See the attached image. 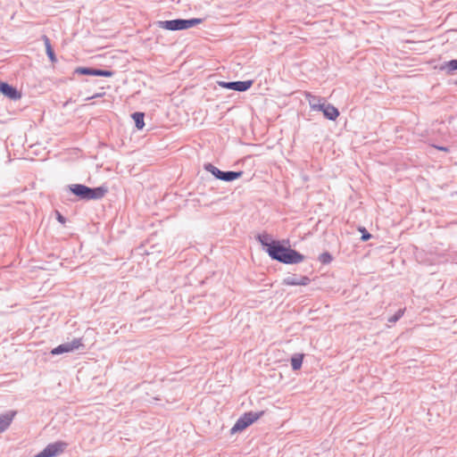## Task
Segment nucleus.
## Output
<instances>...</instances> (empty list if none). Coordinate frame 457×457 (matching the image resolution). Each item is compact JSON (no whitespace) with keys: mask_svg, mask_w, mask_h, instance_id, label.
Segmentation results:
<instances>
[{"mask_svg":"<svg viewBox=\"0 0 457 457\" xmlns=\"http://www.w3.org/2000/svg\"><path fill=\"white\" fill-rule=\"evenodd\" d=\"M219 85L226 89H230L237 92H245L247 91L253 85V80H245V81H220Z\"/></svg>","mask_w":457,"mask_h":457,"instance_id":"nucleus-9","label":"nucleus"},{"mask_svg":"<svg viewBox=\"0 0 457 457\" xmlns=\"http://www.w3.org/2000/svg\"><path fill=\"white\" fill-rule=\"evenodd\" d=\"M98 96H100V95L96 94V95H95L93 96L87 97V100L94 99V98L98 97Z\"/></svg>","mask_w":457,"mask_h":457,"instance_id":"nucleus-26","label":"nucleus"},{"mask_svg":"<svg viewBox=\"0 0 457 457\" xmlns=\"http://www.w3.org/2000/svg\"><path fill=\"white\" fill-rule=\"evenodd\" d=\"M75 74L86 75V76H97V77H112L114 71L111 70H103L92 67H78L74 71Z\"/></svg>","mask_w":457,"mask_h":457,"instance_id":"nucleus-8","label":"nucleus"},{"mask_svg":"<svg viewBox=\"0 0 457 457\" xmlns=\"http://www.w3.org/2000/svg\"><path fill=\"white\" fill-rule=\"evenodd\" d=\"M437 149H439L440 151H444V152H447L448 151V148L445 147V146H436Z\"/></svg>","mask_w":457,"mask_h":457,"instance_id":"nucleus-25","label":"nucleus"},{"mask_svg":"<svg viewBox=\"0 0 457 457\" xmlns=\"http://www.w3.org/2000/svg\"><path fill=\"white\" fill-rule=\"evenodd\" d=\"M68 447V444L63 441H56L47 445L40 453L34 457H57L62 454Z\"/></svg>","mask_w":457,"mask_h":457,"instance_id":"nucleus-6","label":"nucleus"},{"mask_svg":"<svg viewBox=\"0 0 457 457\" xmlns=\"http://www.w3.org/2000/svg\"><path fill=\"white\" fill-rule=\"evenodd\" d=\"M299 277L297 275H292L285 278L282 284L286 286H298Z\"/></svg>","mask_w":457,"mask_h":457,"instance_id":"nucleus-19","label":"nucleus"},{"mask_svg":"<svg viewBox=\"0 0 457 457\" xmlns=\"http://www.w3.org/2000/svg\"><path fill=\"white\" fill-rule=\"evenodd\" d=\"M56 214V220L64 224L66 222V218L62 216L58 211L55 212Z\"/></svg>","mask_w":457,"mask_h":457,"instance_id":"nucleus-24","label":"nucleus"},{"mask_svg":"<svg viewBox=\"0 0 457 457\" xmlns=\"http://www.w3.org/2000/svg\"><path fill=\"white\" fill-rule=\"evenodd\" d=\"M305 99L308 101L310 108L312 111H316L318 109L317 106H319V104H322V102L325 101V98L314 96L310 92L305 93Z\"/></svg>","mask_w":457,"mask_h":457,"instance_id":"nucleus-14","label":"nucleus"},{"mask_svg":"<svg viewBox=\"0 0 457 457\" xmlns=\"http://www.w3.org/2000/svg\"><path fill=\"white\" fill-rule=\"evenodd\" d=\"M42 40L46 47V55L52 62H55L57 61V58L52 47L50 38L46 35H43Z\"/></svg>","mask_w":457,"mask_h":457,"instance_id":"nucleus-15","label":"nucleus"},{"mask_svg":"<svg viewBox=\"0 0 457 457\" xmlns=\"http://www.w3.org/2000/svg\"><path fill=\"white\" fill-rule=\"evenodd\" d=\"M15 415V411H9L4 414H0V433L5 431L9 428Z\"/></svg>","mask_w":457,"mask_h":457,"instance_id":"nucleus-13","label":"nucleus"},{"mask_svg":"<svg viewBox=\"0 0 457 457\" xmlns=\"http://www.w3.org/2000/svg\"><path fill=\"white\" fill-rule=\"evenodd\" d=\"M67 190L73 194L79 200L83 201L100 200L108 192V188L104 186L89 187L83 184L68 185Z\"/></svg>","mask_w":457,"mask_h":457,"instance_id":"nucleus-2","label":"nucleus"},{"mask_svg":"<svg viewBox=\"0 0 457 457\" xmlns=\"http://www.w3.org/2000/svg\"><path fill=\"white\" fill-rule=\"evenodd\" d=\"M259 243L263 246L264 250L269 248V245H271V243L274 239L271 238L270 235L267 233L258 234L256 237Z\"/></svg>","mask_w":457,"mask_h":457,"instance_id":"nucleus-16","label":"nucleus"},{"mask_svg":"<svg viewBox=\"0 0 457 457\" xmlns=\"http://www.w3.org/2000/svg\"><path fill=\"white\" fill-rule=\"evenodd\" d=\"M266 253L275 261L284 264H296L303 262L305 256L290 246H285L278 240H273L266 248Z\"/></svg>","mask_w":457,"mask_h":457,"instance_id":"nucleus-1","label":"nucleus"},{"mask_svg":"<svg viewBox=\"0 0 457 457\" xmlns=\"http://www.w3.org/2000/svg\"><path fill=\"white\" fill-rule=\"evenodd\" d=\"M80 348H85L82 338H73L71 342H66L53 348L50 352L52 355H59L65 353H71Z\"/></svg>","mask_w":457,"mask_h":457,"instance_id":"nucleus-7","label":"nucleus"},{"mask_svg":"<svg viewBox=\"0 0 457 457\" xmlns=\"http://www.w3.org/2000/svg\"><path fill=\"white\" fill-rule=\"evenodd\" d=\"M437 69L447 76L455 75L457 74V59L444 62L437 67Z\"/></svg>","mask_w":457,"mask_h":457,"instance_id":"nucleus-12","label":"nucleus"},{"mask_svg":"<svg viewBox=\"0 0 457 457\" xmlns=\"http://www.w3.org/2000/svg\"><path fill=\"white\" fill-rule=\"evenodd\" d=\"M204 169L210 172L215 179L225 181L231 182L242 177L243 171H234V170H227L223 171L218 169L213 164L208 162L204 165Z\"/></svg>","mask_w":457,"mask_h":457,"instance_id":"nucleus-4","label":"nucleus"},{"mask_svg":"<svg viewBox=\"0 0 457 457\" xmlns=\"http://www.w3.org/2000/svg\"><path fill=\"white\" fill-rule=\"evenodd\" d=\"M318 259L322 264H328L332 262L333 257L328 252H324L320 254Z\"/></svg>","mask_w":457,"mask_h":457,"instance_id":"nucleus-20","label":"nucleus"},{"mask_svg":"<svg viewBox=\"0 0 457 457\" xmlns=\"http://www.w3.org/2000/svg\"><path fill=\"white\" fill-rule=\"evenodd\" d=\"M0 93L8 97L11 100H19L21 98V92H20L15 87L10 85L7 82L0 80Z\"/></svg>","mask_w":457,"mask_h":457,"instance_id":"nucleus-11","label":"nucleus"},{"mask_svg":"<svg viewBox=\"0 0 457 457\" xmlns=\"http://www.w3.org/2000/svg\"><path fill=\"white\" fill-rule=\"evenodd\" d=\"M264 414V411H248L244 413L239 419L236 421L235 425L230 429V434H236L237 432H241L250 425H252L254 421L260 419Z\"/></svg>","mask_w":457,"mask_h":457,"instance_id":"nucleus-5","label":"nucleus"},{"mask_svg":"<svg viewBox=\"0 0 457 457\" xmlns=\"http://www.w3.org/2000/svg\"><path fill=\"white\" fill-rule=\"evenodd\" d=\"M405 309H399L393 316L388 318V322L395 323L398 321L403 315Z\"/></svg>","mask_w":457,"mask_h":457,"instance_id":"nucleus-21","label":"nucleus"},{"mask_svg":"<svg viewBox=\"0 0 457 457\" xmlns=\"http://www.w3.org/2000/svg\"><path fill=\"white\" fill-rule=\"evenodd\" d=\"M203 21L204 20L200 18L175 19L170 21H158L157 26L167 30L177 31L195 27L201 24Z\"/></svg>","mask_w":457,"mask_h":457,"instance_id":"nucleus-3","label":"nucleus"},{"mask_svg":"<svg viewBox=\"0 0 457 457\" xmlns=\"http://www.w3.org/2000/svg\"><path fill=\"white\" fill-rule=\"evenodd\" d=\"M304 355L303 353H295L291 357V366L293 370L301 369Z\"/></svg>","mask_w":457,"mask_h":457,"instance_id":"nucleus-17","label":"nucleus"},{"mask_svg":"<svg viewBox=\"0 0 457 457\" xmlns=\"http://www.w3.org/2000/svg\"><path fill=\"white\" fill-rule=\"evenodd\" d=\"M311 282V279L309 277L307 276H300L299 277V281H298V286H307L309 285Z\"/></svg>","mask_w":457,"mask_h":457,"instance_id":"nucleus-23","label":"nucleus"},{"mask_svg":"<svg viewBox=\"0 0 457 457\" xmlns=\"http://www.w3.org/2000/svg\"><path fill=\"white\" fill-rule=\"evenodd\" d=\"M132 118L135 121V126L137 129H142L145 126L144 118L145 113L140 112H136L132 114Z\"/></svg>","mask_w":457,"mask_h":457,"instance_id":"nucleus-18","label":"nucleus"},{"mask_svg":"<svg viewBox=\"0 0 457 457\" xmlns=\"http://www.w3.org/2000/svg\"><path fill=\"white\" fill-rule=\"evenodd\" d=\"M317 107L316 111L321 112L324 117L329 120H336L340 114L338 109L333 104L327 103L326 100Z\"/></svg>","mask_w":457,"mask_h":457,"instance_id":"nucleus-10","label":"nucleus"},{"mask_svg":"<svg viewBox=\"0 0 457 457\" xmlns=\"http://www.w3.org/2000/svg\"><path fill=\"white\" fill-rule=\"evenodd\" d=\"M359 231L361 233V239L362 241L365 242L371 238V235L368 232V230L365 228H363V227L359 228Z\"/></svg>","mask_w":457,"mask_h":457,"instance_id":"nucleus-22","label":"nucleus"}]
</instances>
